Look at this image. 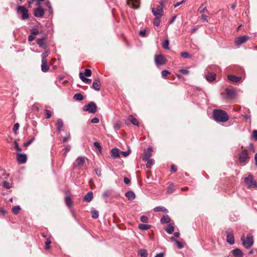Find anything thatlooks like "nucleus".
<instances>
[{
  "label": "nucleus",
  "mask_w": 257,
  "mask_h": 257,
  "mask_svg": "<svg viewBox=\"0 0 257 257\" xmlns=\"http://www.w3.org/2000/svg\"><path fill=\"white\" fill-rule=\"evenodd\" d=\"M214 120L217 122H224L229 119V115L224 111L220 109H214L213 111Z\"/></svg>",
  "instance_id": "f257e3e1"
},
{
  "label": "nucleus",
  "mask_w": 257,
  "mask_h": 257,
  "mask_svg": "<svg viewBox=\"0 0 257 257\" xmlns=\"http://www.w3.org/2000/svg\"><path fill=\"white\" fill-rule=\"evenodd\" d=\"M242 245L246 248H250L253 244V236L250 234H248L245 238L244 235H243L241 237Z\"/></svg>",
  "instance_id": "f03ea898"
},
{
  "label": "nucleus",
  "mask_w": 257,
  "mask_h": 257,
  "mask_svg": "<svg viewBox=\"0 0 257 257\" xmlns=\"http://www.w3.org/2000/svg\"><path fill=\"white\" fill-rule=\"evenodd\" d=\"M163 8L164 4L163 2H161L156 8H152V11L154 16L155 17H162L164 15Z\"/></svg>",
  "instance_id": "7ed1b4c3"
},
{
  "label": "nucleus",
  "mask_w": 257,
  "mask_h": 257,
  "mask_svg": "<svg viewBox=\"0 0 257 257\" xmlns=\"http://www.w3.org/2000/svg\"><path fill=\"white\" fill-rule=\"evenodd\" d=\"M83 110L84 111H88L90 113H95L97 111V106L95 102L91 101L87 105L84 106Z\"/></svg>",
  "instance_id": "20e7f679"
},
{
  "label": "nucleus",
  "mask_w": 257,
  "mask_h": 257,
  "mask_svg": "<svg viewBox=\"0 0 257 257\" xmlns=\"http://www.w3.org/2000/svg\"><path fill=\"white\" fill-rule=\"evenodd\" d=\"M17 10L18 13H22V18L23 20H26L28 18V11L25 7L22 6H20L18 7Z\"/></svg>",
  "instance_id": "39448f33"
},
{
  "label": "nucleus",
  "mask_w": 257,
  "mask_h": 257,
  "mask_svg": "<svg viewBox=\"0 0 257 257\" xmlns=\"http://www.w3.org/2000/svg\"><path fill=\"white\" fill-rule=\"evenodd\" d=\"M86 158L84 157L80 156L76 160V164L74 165V168H80L83 167L85 164Z\"/></svg>",
  "instance_id": "423d86ee"
},
{
  "label": "nucleus",
  "mask_w": 257,
  "mask_h": 257,
  "mask_svg": "<svg viewBox=\"0 0 257 257\" xmlns=\"http://www.w3.org/2000/svg\"><path fill=\"white\" fill-rule=\"evenodd\" d=\"M155 62L157 66L163 65L165 64L166 60L164 56L161 54L155 56Z\"/></svg>",
  "instance_id": "0eeeda50"
},
{
  "label": "nucleus",
  "mask_w": 257,
  "mask_h": 257,
  "mask_svg": "<svg viewBox=\"0 0 257 257\" xmlns=\"http://www.w3.org/2000/svg\"><path fill=\"white\" fill-rule=\"evenodd\" d=\"M248 159V154L246 150H243L239 156V160L241 163L245 162Z\"/></svg>",
  "instance_id": "6e6552de"
},
{
  "label": "nucleus",
  "mask_w": 257,
  "mask_h": 257,
  "mask_svg": "<svg viewBox=\"0 0 257 257\" xmlns=\"http://www.w3.org/2000/svg\"><path fill=\"white\" fill-rule=\"evenodd\" d=\"M17 161L20 164H24L26 163L27 157L26 155L20 153H17Z\"/></svg>",
  "instance_id": "1a4fd4ad"
},
{
  "label": "nucleus",
  "mask_w": 257,
  "mask_h": 257,
  "mask_svg": "<svg viewBox=\"0 0 257 257\" xmlns=\"http://www.w3.org/2000/svg\"><path fill=\"white\" fill-rule=\"evenodd\" d=\"M226 240L227 242L230 244H233L234 243V239L232 231L228 229L226 231Z\"/></svg>",
  "instance_id": "9d476101"
},
{
  "label": "nucleus",
  "mask_w": 257,
  "mask_h": 257,
  "mask_svg": "<svg viewBox=\"0 0 257 257\" xmlns=\"http://www.w3.org/2000/svg\"><path fill=\"white\" fill-rule=\"evenodd\" d=\"M37 44L39 45V46L43 49H47L48 47V45L47 41L46 40V38L43 37L42 38H39L37 39Z\"/></svg>",
  "instance_id": "9b49d317"
},
{
  "label": "nucleus",
  "mask_w": 257,
  "mask_h": 257,
  "mask_svg": "<svg viewBox=\"0 0 257 257\" xmlns=\"http://www.w3.org/2000/svg\"><path fill=\"white\" fill-rule=\"evenodd\" d=\"M249 39L247 36H242L237 37L235 40V43L236 45H240L246 42Z\"/></svg>",
  "instance_id": "f8f14e48"
},
{
  "label": "nucleus",
  "mask_w": 257,
  "mask_h": 257,
  "mask_svg": "<svg viewBox=\"0 0 257 257\" xmlns=\"http://www.w3.org/2000/svg\"><path fill=\"white\" fill-rule=\"evenodd\" d=\"M44 9L41 7H39L36 9L34 12V16L37 18L43 17L44 16Z\"/></svg>",
  "instance_id": "ddd939ff"
},
{
  "label": "nucleus",
  "mask_w": 257,
  "mask_h": 257,
  "mask_svg": "<svg viewBox=\"0 0 257 257\" xmlns=\"http://www.w3.org/2000/svg\"><path fill=\"white\" fill-rule=\"evenodd\" d=\"M244 182L250 187L252 185H254L256 187H257V184L256 182L253 181L252 176L251 175L248 176L247 177L245 178Z\"/></svg>",
  "instance_id": "4468645a"
},
{
  "label": "nucleus",
  "mask_w": 257,
  "mask_h": 257,
  "mask_svg": "<svg viewBox=\"0 0 257 257\" xmlns=\"http://www.w3.org/2000/svg\"><path fill=\"white\" fill-rule=\"evenodd\" d=\"M127 4L133 8L138 9L139 8V0H127Z\"/></svg>",
  "instance_id": "2eb2a0df"
},
{
  "label": "nucleus",
  "mask_w": 257,
  "mask_h": 257,
  "mask_svg": "<svg viewBox=\"0 0 257 257\" xmlns=\"http://www.w3.org/2000/svg\"><path fill=\"white\" fill-rule=\"evenodd\" d=\"M206 79L209 82H212L215 80L216 75L213 72H208L205 75Z\"/></svg>",
  "instance_id": "dca6fc26"
},
{
  "label": "nucleus",
  "mask_w": 257,
  "mask_h": 257,
  "mask_svg": "<svg viewBox=\"0 0 257 257\" xmlns=\"http://www.w3.org/2000/svg\"><path fill=\"white\" fill-rule=\"evenodd\" d=\"M153 152V148L152 147H149L147 149V151L145 153L144 156L143 157V160L144 161H147V160L150 159V157L152 156V153Z\"/></svg>",
  "instance_id": "f3484780"
},
{
  "label": "nucleus",
  "mask_w": 257,
  "mask_h": 257,
  "mask_svg": "<svg viewBox=\"0 0 257 257\" xmlns=\"http://www.w3.org/2000/svg\"><path fill=\"white\" fill-rule=\"evenodd\" d=\"M93 89L96 91H99L100 89V82L99 79H95L93 81L92 86Z\"/></svg>",
  "instance_id": "a211bd4d"
},
{
  "label": "nucleus",
  "mask_w": 257,
  "mask_h": 257,
  "mask_svg": "<svg viewBox=\"0 0 257 257\" xmlns=\"http://www.w3.org/2000/svg\"><path fill=\"white\" fill-rule=\"evenodd\" d=\"M227 78L230 81L232 82H238L241 79L240 77L236 76L233 75H228L227 76Z\"/></svg>",
  "instance_id": "6ab92c4d"
},
{
  "label": "nucleus",
  "mask_w": 257,
  "mask_h": 257,
  "mask_svg": "<svg viewBox=\"0 0 257 257\" xmlns=\"http://www.w3.org/2000/svg\"><path fill=\"white\" fill-rule=\"evenodd\" d=\"M49 69V66L47 64V60L42 61L41 70L44 72H47Z\"/></svg>",
  "instance_id": "aec40b11"
},
{
  "label": "nucleus",
  "mask_w": 257,
  "mask_h": 257,
  "mask_svg": "<svg viewBox=\"0 0 257 257\" xmlns=\"http://www.w3.org/2000/svg\"><path fill=\"white\" fill-rule=\"evenodd\" d=\"M233 255L235 257H242L243 253L242 251L239 248H235L232 250Z\"/></svg>",
  "instance_id": "412c9836"
},
{
  "label": "nucleus",
  "mask_w": 257,
  "mask_h": 257,
  "mask_svg": "<svg viewBox=\"0 0 257 257\" xmlns=\"http://www.w3.org/2000/svg\"><path fill=\"white\" fill-rule=\"evenodd\" d=\"M93 198V193L92 192H88L84 197V200L87 202H90Z\"/></svg>",
  "instance_id": "4be33fe9"
},
{
  "label": "nucleus",
  "mask_w": 257,
  "mask_h": 257,
  "mask_svg": "<svg viewBox=\"0 0 257 257\" xmlns=\"http://www.w3.org/2000/svg\"><path fill=\"white\" fill-rule=\"evenodd\" d=\"M125 196L128 198L129 200H133L135 198V194L134 192L129 191L125 193Z\"/></svg>",
  "instance_id": "5701e85b"
},
{
  "label": "nucleus",
  "mask_w": 257,
  "mask_h": 257,
  "mask_svg": "<svg viewBox=\"0 0 257 257\" xmlns=\"http://www.w3.org/2000/svg\"><path fill=\"white\" fill-rule=\"evenodd\" d=\"M79 77L81 80L85 83L90 84L91 82V79L86 78L82 72L79 73Z\"/></svg>",
  "instance_id": "b1692460"
},
{
  "label": "nucleus",
  "mask_w": 257,
  "mask_h": 257,
  "mask_svg": "<svg viewBox=\"0 0 257 257\" xmlns=\"http://www.w3.org/2000/svg\"><path fill=\"white\" fill-rule=\"evenodd\" d=\"M56 125L57 126V131L60 132L64 126V123L62 119H58Z\"/></svg>",
  "instance_id": "393cba45"
},
{
  "label": "nucleus",
  "mask_w": 257,
  "mask_h": 257,
  "mask_svg": "<svg viewBox=\"0 0 257 257\" xmlns=\"http://www.w3.org/2000/svg\"><path fill=\"white\" fill-rule=\"evenodd\" d=\"M119 150L116 148H114L111 150V156L113 158H118L119 157Z\"/></svg>",
  "instance_id": "a878e982"
},
{
  "label": "nucleus",
  "mask_w": 257,
  "mask_h": 257,
  "mask_svg": "<svg viewBox=\"0 0 257 257\" xmlns=\"http://www.w3.org/2000/svg\"><path fill=\"white\" fill-rule=\"evenodd\" d=\"M170 221L171 218L167 215H164L161 219V222L162 224L169 223Z\"/></svg>",
  "instance_id": "bb28decb"
},
{
  "label": "nucleus",
  "mask_w": 257,
  "mask_h": 257,
  "mask_svg": "<svg viewBox=\"0 0 257 257\" xmlns=\"http://www.w3.org/2000/svg\"><path fill=\"white\" fill-rule=\"evenodd\" d=\"M138 254L141 257H148V252L145 249H140L138 251Z\"/></svg>",
  "instance_id": "cd10ccee"
},
{
  "label": "nucleus",
  "mask_w": 257,
  "mask_h": 257,
  "mask_svg": "<svg viewBox=\"0 0 257 257\" xmlns=\"http://www.w3.org/2000/svg\"><path fill=\"white\" fill-rule=\"evenodd\" d=\"M151 228V225L149 224L141 223L139 225V228L143 230H147Z\"/></svg>",
  "instance_id": "c85d7f7f"
},
{
  "label": "nucleus",
  "mask_w": 257,
  "mask_h": 257,
  "mask_svg": "<svg viewBox=\"0 0 257 257\" xmlns=\"http://www.w3.org/2000/svg\"><path fill=\"white\" fill-rule=\"evenodd\" d=\"M128 119L134 125H139V122L137 119L133 115H131L128 116Z\"/></svg>",
  "instance_id": "c756f323"
},
{
  "label": "nucleus",
  "mask_w": 257,
  "mask_h": 257,
  "mask_svg": "<svg viewBox=\"0 0 257 257\" xmlns=\"http://www.w3.org/2000/svg\"><path fill=\"white\" fill-rule=\"evenodd\" d=\"M154 211H155V212H160V211H162V212H168V210L166 208H165L164 207H162V206H157V207H156L154 209Z\"/></svg>",
  "instance_id": "7c9ffc66"
},
{
  "label": "nucleus",
  "mask_w": 257,
  "mask_h": 257,
  "mask_svg": "<svg viewBox=\"0 0 257 257\" xmlns=\"http://www.w3.org/2000/svg\"><path fill=\"white\" fill-rule=\"evenodd\" d=\"M165 230L168 233L172 234L174 230V227L171 224H169Z\"/></svg>",
  "instance_id": "2f4dec72"
},
{
  "label": "nucleus",
  "mask_w": 257,
  "mask_h": 257,
  "mask_svg": "<svg viewBox=\"0 0 257 257\" xmlns=\"http://www.w3.org/2000/svg\"><path fill=\"white\" fill-rule=\"evenodd\" d=\"M83 98V96L80 93L75 94L73 96V99L77 101L82 100Z\"/></svg>",
  "instance_id": "473e14b6"
},
{
  "label": "nucleus",
  "mask_w": 257,
  "mask_h": 257,
  "mask_svg": "<svg viewBox=\"0 0 257 257\" xmlns=\"http://www.w3.org/2000/svg\"><path fill=\"white\" fill-rule=\"evenodd\" d=\"M91 217L94 219H96L99 216L98 211L96 210L93 209L91 211Z\"/></svg>",
  "instance_id": "72a5a7b5"
},
{
  "label": "nucleus",
  "mask_w": 257,
  "mask_h": 257,
  "mask_svg": "<svg viewBox=\"0 0 257 257\" xmlns=\"http://www.w3.org/2000/svg\"><path fill=\"white\" fill-rule=\"evenodd\" d=\"M162 17H155L153 20V24L155 26L159 27L160 25V19Z\"/></svg>",
  "instance_id": "f704fd0d"
},
{
  "label": "nucleus",
  "mask_w": 257,
  "mask_h": 257,
  "mask_svg": "<svg viewBox=\"0 0 257 257\" xmlns=\"http://www.w3.org/2000/svg\"><path fill=\"white\" fill-rule=\"evenodd\" d=\"M146 167L148 168H151L154 164V160L149 159L147 160Z\"/></svg>",
  "instance_id": "c9c22d12"
},
{
  "label": "nucleus",
  "mask_w": 257,
  "mask_h": 257,
  "mask_svg": "<svg viewBox=\"0 0 257 257\" xmlns=\"http://www.w3.org/2000/svg\"><path fill=\"white\" fill-rule=\"evenodd\" d=\"M45 249L48 250L50 248V245L51 243V239L49 238H47L46 241H45Z\"/></svg>",
  "instance_id": "e433bc0d"
},
{
  "label": "nucleus",
  "mask_w": 257,
  "mask_h": 257,
  "mask_svg": "<svg viewBox=\"0 0 257 257\" xmlns=\"http://www.w3.org/2000/svg\"><path fill=\"white\" fill-rule=\"evenodd\" d=\"M30 33L32 35L35 36L39 33V31L37 28H33L30 30Z\"/></svg>",
  "instance_id": "4c0bfd02"
},
{
  "label": "nucleus",
  "mask_w": 257,
  "mask_h": 257,
  "mask_svg": "<svg viewBox=\"0 0 257 257\" xmlns=\"http://www.w3.org/2000/svg\"><path fill=\"white\" fill-rule=\"evenodd\" d=\"M65 201L66 204L69 207H70L71 206V205H72V199H71V198L70 197H69V196L66 197L65 198Z\"/></svg>",
  "instance_id": "58836bf2"
},
{
  "label": "nucleus",
  "mask_w": 257,
  "mask_h": 257,
  "mask_svg": "<svg viewBox=\"0 0 257 257\" xmlns=\"http://www.w3.org/2000/svg\"><path fill=\"white\" fill-rule=\"evenodd\" d=\"M169 40H166L163 43L162 47H163V48L164 49H165L166 50H168V49H169Z\"/></svg>",
  "instance_id": "ea45409f"
},
{
  "label": "nucleus",
  "mask_w": 257,
  "mask_h": 257,
  "mask_svg": "<svg viewBox=\"0 0 257 257\" xmlns=\"http://www.w3.org/2000/svg\"><path fill=\"white\" fill-rule=\"evenodd\" d=\"M20 209L21 208L19 206H15L13 207L12 208L13 212L15 214H18Z\"/></svg>",
  "instance_id": "a19ab883"
},
{
  "label": "nucleus",
  "mask_w": 257,
  "mask_h": 257,
  "mask_svg": "<svg viewBox=\"0 0 257 257\" xmlns=\"http://www.w3.org/2000/svg\"><path fill=\"white\" fill-rule=\"evenodd\" d=\"M94 146L97 148L99 153L101 152V147L98 142H95L93 143Z\"/></svg>",
  "instance_id": "79ce46f5"
},
{
  "label": "nucleus",
  "mask_w": 257,
  "mask_h": 257,
  "mask_svg": "<svg viewBox=\"0 0 257 257\" xmlns=\"http://www.w3.org/2000/svg\"><path fill=\"white\" fill-rule=\"evenodd\" d=\"M50 51L49 50L46 51L42 54V61L47 60L46 58L49 55Z\"/></svg>",
  "instance_id": "37998d69"
},
{
  "label": "nucleus",
  "mask_w": 257,
  "mask_h": 257,
  "mask_svg": "<svg viewBox=\"0 0 257 257\" xmlns=\"http://www.w3.org/2000/svg\"><path fill=\"white\" fill-rule=\"evenodd\" d=\"M235 92L232 89H226V94L228 96H233L234 95Z\"/></svg>",
  "instance_id": "c03bdc74"
},
{
  "label": "nucleus",
  "mask_w": 257,
  "mask_h": 257,
  "mask_svg": "<svg viewBox=\"0 0 257 257\" xmlns=\"http://www.w3.org/2000/svg\"><path fill=\"white\" fill-rule=\"evenodd\" d=\"M71 146L70 145H67L66 147H65L64 149L63 150V151H64L63 154L64 156L66 157L67 156V152L69 151L71 149Z\"/></svg>",
  "instance_id": "a18cd8bd"
},
{
  "label": "nucleus",
  "mask_w": 257,
  "mask_h": 257,
  "mask_svg": "<svg viewBox=\"0 0 257 257\" xmlns=\"http://www.w3.org/2000/svg\"><path fill=\"white\" fill-rule=\"evenodd\" d=\"M181 56L183 58H190V55L188 52H184L181 53Z\"/></svg>",
  "instance_id": "49530a36"
},
{
  "label": "nucleus",
  "mask_w": 257,
  "mask_h": 257,
  "mask_svg": "<svg viewBox=\"0 0 257 257\" xmlns=\"http://www.w3.org/2000/svg\"><path fill=\"white\" fill-rule=\"evenodd\" d=\"M140 220L142 222L144 223H148V218L147 216L143 215L140 217Z\"/></svg>",
  "instance_id": "de8ad7c7"
},
{
  "label": "nucleus",
  "mask_w": 257,
  "mask_h": 257,
  "mask_svg": "<svg viewBox=\"0 0 257 257\" xmlns=\"http://www.w3.org/2000/svg\"><path fill=\"white\" fill-rule=\"evenodd\" d=\"M170 73V72L168 70H163L162 71V76L164 78H166L167 75Z\"/></svg>",
  "instance_id": "09e8293b"
},
{
  "label": "nucleus",
  "mask_w": 257,
  "mask_h": 257,
  "mask_svg": "<svg viewBox=\"0 0 257 257\" xmlns=\"http://www.w3.org/2000/svg\"><path fill=\"white\" fill-rule=\"evenodd\" d=\"M3 187L6 189H10L11 188V185L7 181H4L3 183Z\"/></svg>",
  "instance_id": "8fccbe9b"
},
{
  "label": "nucleus",
  "mask_w": 257,
  "mask_h": 257,
  "mask_svg": "<svg viewBox=\"0 0 257 257\" xmlns=\"http://www.w3.org/2000/svg\"><path fill=\"white\" fill-rule=\"evenodd\" d=\"M19 126H20V125L18 123H16L14 124V127L13 128V131L15 134H17V132L18 130L19 129Z\"/></svg>",
  "instance_id": "3c124183"
},
{
  "label": "nucleus",
  "mask_w": 257,
  "mask_h": 257,
  "mask_svg": "<svg viewBox=\"0 0 257 257\" xmlns=\"http://www.w3.org/2000/svg\"><path fill=\"white\" fill-rule=\"evenodd\" d=\"M84 75L87 77L90 76L91 75V71L89 69H86L84 72Z\"/></svg>",
  "instance_id": "603ef678"
},
{
  "label": "nucleus",
  "mask_w": 257,
  "mask_h": 257,
  "mask_svg": "<svg viewBox=\"0 0 257 257\" xmlns=\"http://www.w3.org/2000/svg\"><path fill=\"white\" fill-rule=\"evenodd\" d=\"M14 144L15 149H16L18 151L21 152V149L19 147V144L17 143V142L16 141H14Z\"/></svg>",
  "instance_id": "864d4df0"
},
{
  "label": "nucleus",
  "mask_w": 257,
  "mask_h": 257,
  "mask_svg": "<svg viewBox=\"0 0 257 257\" xmlns=\"http://www.w3.org/2000/svg\"><path fill=\"white\" fill-rule=\"evenodd\" d=\"M35 140L34 138H33L32 139L29 140L28 142L24 143V145L25 147H27L29 146Z\"/></svg>",
  "instance_id": "5fc2aeb1"
},
{
  "label": "nucleus",
  "mask_w": 257,
  "mask_h": 257,
  "mask_svg": "<svg viewBox=\"0 0 257 257\" xmlns=\"http://www.w3.org/2000/svg\"><path fill=\"white\" fill-rule=\"evenodd\" d=\"M174 191V188L173 185H170L168 187L167 192L168 193H171Z\"/></svg>",
  "instance_id": "6e6d98bb"
},
{
  "label": "nucleus",
  "mask_w": 257,
  "mask_h": 257,
  "mask_svg": "<svg viewBox=\"0 0 257 257\" xmlns=\"http://www.w3.org/2000/svg\"><path fill=\"white\" fill-rule=\"evenodd\" d=\"M179 71L182 73L183 74H184V75H187L189 74V71L187 70V69H180L179 70Z\"/></svg>",
  "instance_id": "4d7b16f0"
},
{
  "label": "nucleus",
  "mask_w": 257,
  "mask_h": 257,
  "mask_svg": "<svg viewBox=\"0 0 257 257\" xmlns=\"http://www.w3.org/2000/svg\"><path fill=\"white\" fill-rule=\"evenodd\" d=\"M176 244L178 246V248L179 249H181L184 247L183 244L180 241L177 240V241H176Z\"/></svg>",
  "instance_id": "13d9d810"
},
{
  "label": "nucleus",
  "mask_w": 257,
  "mask_h": 257,
  "mask_svg": "<svg viewBox=\"0 0 257 257\" xmlns=\"http://www.w3.org/2000/svg\"><path fill=\"white\" fill-rule=\"evenodd\" d=\"M45 112H46V118H50L51 117V111L49 110L46 109L45 110Z\"/></svg>",
  "instance_id": "bf43d9fd"
},
{
  "label": "nucleus",
  "mask_w": 257,
  "mask_h": 257,
  "mask_svg": "<svg viewBox=\"0 0 257 257\" xmlns=\"http://www.w3.org/2000/svg\"><path fill=\"white\" fill-rule=\"evenodd\" d=\"M110 195V191L109 190L105 191L103 192L102 196L104 197L107 198Z\"/></svg>",
  "instance_id": "052dcab7"
},
{
  "label": "nucleus",
  "mask_w": 257,
  "mask_h": 257,
  "mask_svg": "<svg viewBox=\"0 0 257 257\" xmlns=\"http://www.w3.org/2000/svg\"><path fill=\"white\" fill-rule=\"evenodd\" d=\"M139 34L142 37H144L146 36V31L145 30H141L139 32Z\"/></svg>",
  "instance_id": "680f3d73"
},
{
  "label": "nucleus",
  "mask_w": 257,
  "mask_h": 257,
  "mask_svg": "<svg viewBox=\"0 0 257 257\" xmlns=\"http://www.w3.org/2000/svg\"><path fill=\"white\" fill-rule=\"evenodd\" d=\"M252 138L255 140H257V130H255L252 132Z\"/></svg>",
  "instance_id": "e2e57ef3"
},
{
  "label": "nucleus",
  "mask_w": 257,
  "mask_h": 257,
  "mask_svg": "<svg viewBox=\"0 0 257 257\" xmlns=\"http://www.w3.org/2000/svg\"><path fill=\"white\" fill-rule=\"evenodd\" d=\"M99 121V120L97 117H94L91 120V122L93 123H98Z\"/></svg>",
  "instance_id": "0e129e2a"
},
{
  "label": "nucleus",
  "mask_w": 257,
  "mask_h": 257,
  "mask_svg": "<svg viewBox=\"0 0 257 257\" xmlns=\"http://www.w3.org/2000/svg\"><path fill=\"white\" fill-rule=\"evenodd\" d=\"M123 182L125 184L128 185L130 184L131 181L130 180V179H128L127 177H125L124 178H123Z\"/></svg>",
  "instance_id": "69168bd1"
},
{
  "label": "nucleus",
  "mask_w": 257,
  "mask_h": 257,
  "mask_svg": "<svg viewBox=\"0 0 257 257\" xmlns=\"http://www.w3.org/2000/svg\"><path fill=\"white\" fill-rule=\"evenodd\" d=\"M201 19L204 22L207 21V16L205 15H202Z\"/></svg>",
  "instance_id": "338daca9"
},
{
  "label": "nucleus",
  "mask_w": 257,
  "mask_h": 257,
  "mask_svg": "<svg viewBox=\"0 0 257 257\" xmlns=\"http://www.w3.org/2000/svg\"><path fill=\"white\" fill-rule=\"evenodd\" d=\"M35 39V36L32 35L31 34L29 36H28V41L29 42H32Z\"/></svg>",
  "instance_id": "774afa93"
}]
</instances>
